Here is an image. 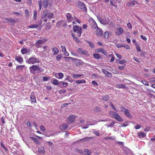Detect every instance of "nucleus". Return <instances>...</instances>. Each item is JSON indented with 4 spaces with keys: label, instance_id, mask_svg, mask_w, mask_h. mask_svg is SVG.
Here are the masks:
<instances>
[{
    "label": "nucleus",
    "instance_id": "f257e3e1",
    "mask_svg": "<svg viewBox=\"0 0 155 155\" xmlns=\"http://www.w3.org/2000/svg\"><path fill=\"white\" fill-rule=\"evenodd\" d=\"M53 14L50 12V11L48 10L45 11L43 12V14L41 16V19L45 22H46L48 21L47 18L51 19L53 17Z\"/></svg>",
    "mask_w": 155,
    "mask_h": 155
},
{
    "label": "nucleus",
    "instance_id": "f03ea898",
    "mask_svg": "<svg viewBox=\"0 0 155 155\" xmlns=\"http://www.w3.org/2000/svg\"><path fill=\"white\" fill-rule=\"evenodd\" d=\"M30 72L34 74H37L41 73V70L40 67L37 65H33L29 67Z\"/></svg>",
    "mask_w": 155,
    "mask_h": 155
},
{
    "label": "nucleus",
    "instance_id": "7ed1b4c3",
    "mask_svg": "<svg viewBox=\"0 0 155 155\" xmlns=\"http://www.w3.org/2000/svg\"><path fill=\"white\" fill-rule=\"evenodd\" d=\"M109 114L111 117L115 119L119 122H122L123 121L121 117L118 114L113 111H109Z\"/></svg>",
    "mask_w": 155,
    "mask_h": 155
},
{
    "label": "nucleus",
    "instance_id": "20e7f679",
    "mask_svg": "<svg viewBox=\"0 0 155 155\" xmlns=\"http://www.w3.org/2000/svg\"><path fill=\"white\" fill-rule=\"evenodd\" d=\"M73 31L76 34L77 37H80L82 33V28L78 26H74L73 27Z\"/></svg>",
    "mask_w": 155,
    "mask_h": 155
},
{
    "label": "nucleus",
    "instance_id": "39448f33",
    "mask_svg": "<svg viewBox=\"0 0 155 155\" xmlns=\"http://www.w3.org/2000/svg\"><path fill=\"white\" fill-rule=\"evenodd\" d=\"M26 62L29 64H34L36 63H39V61L35 56H32L29 58L26 61Z\"/></svg>",
    "mask_w": 155,
    "mask_h": 155
},
{
    "label": "nucleus",
    "instance_id": "423d86ee",
    "mask_svg": "<svg viewBox=\"0 0 155 155\" xmlns=\"http://www.w3.org/2000/svg\"><path fill=\"white\" fill-rule=\"evenodd\" d=\"M89 23L92 28L96 29L97 27V25L94 20L91 18H89Z\"/></svg>",
    "mask_w": 155,
    "mask_h": 155
},
{
    "label": "nucleus",
    "instance_id": "0eeeda50",
    "mask_svg": "<svg viewBox=\"0 0 155 155\" xmlns=\"http://www.w3.org/2000/svg\"><path fill=\"white\" fill-rule=\"evenodd\" d=\"M47 40L45 39L43 40H38L35 42V46L37 48H39L41 47L40 45L44 43Z\"/></svg>",
    "mask_w": 155,
    "mask_h": 155
},
{
    "label": "nucleus",
    "instance_id": "6e6552de",
    "mask_svg": "<svg viewBox=\"0 0 155 155\" xmlns=\"http://www.w3.org/2000/svg\"><path fill=\"white\" fill-rule=\"evenodd\" d=\"M75 118L74 115L70 116L67 120V122L69 124L74 123L75 121Z\"/></svg>",
    "mask_w": 155,
    "mask_h": 155
},
{
    "label": "nucleus",
    "instance_id": "1a4fd4ad",
    "mask_svg": "<svg viewBox=\"0 0 155 155\" xmlns=\"http://www.w3.org/2000/svg\"><path fill=\"white\" fill-rule=\"evenodd\" d=\"M77 6L79 7L80 8L82 9L84 11H87L86 6L84 3L79 2L78 3Z\"/></svg>",
    "mask_w": 155,
    "mask_h": 155
},
{
    "label": "nucleus",
    "instance_id": "9d476101",
    "mask_svg": "<svg viewBox=\"0 0 155 155\" xmlns=\"http://www.w3.org/2000/svg\"><path fill=\"white\" fill-rule=\"evenodd\" d=\"M123 31V29L121 27H120L116 29L115 33L117 35H120L122 33Z\"/></svg>",
    "mask_w": 155,
    "mask_h": 155
},
{
    "label": "nucleus",
    "instance_id": "9b49d317",
    "mask_svg": "<svg viewBox=\"0 0 155 155\" xmlns=\"http://www.w3.org/2000/svg\"><path fill=\"white\" fill-rule=\"evenodd\" d=\"M30 99L31 100V103H35L36 102V100L35 97V93L34 92L31 93L30 95Z\"/></svg>",
    "mask_w": 155,
    "mask_h": 155
},
{
    "label": "nucleus",
    "instance_id": "f8f14e48",
    "mask_svg": "<svg viewBox=\"0 0 155 155\" xmlns=\"http://www.w3.org/2000/svg\"><path fill=\"white\" fill-rule=\"evenodd\" d=\"M65 16L68 22H71L73 19L71 14L70 13H67Z\"/></svg>",
    "mask_w": 155,
    "mask_h": 155
},
{
    "label": "nucleus",
    "instance_id": "ddd939ff",
    "mask_svg": "<svg viewBox=\"0 0 155 155\" xmlns=\"http://www.w3.org/2000/svg\"><path fill=\"white\" fill-rule=\"evenodd\" d=\"M78 52L80 54H82L84 55H87V51L86 50H83L81 48H79L78 49Z\"/></svg>",
    "mask_w": 155,
    "mask_h": 155
},
{
    "label": "nucleus",
    "instance_id": "4468645a",
    "mask_svg": "<svg viewBox=\"0 0 155 155\" xmlns=\"http://www.w3.org/2000/svg\"><path fill=\"white\" fill-rule=\"evenodd\" d=\"M94 139V137H86L80 140L79 141H83V142H85L89 141L91 140Z\"/></svg>",
    "mask_w": 155,
    "mask_h": 155
},
{
    "label": "nucleus",
    "instance_id": "2eb2a0df",
    "mask_svg": "<svg viewBox=\"0 0 155 155\" xmlns=\"http://www.w3.org/2000/svg\"><path fill=\"white\" fill-rule=\"evenodd\" d=\"M96 35L98 36H101L103 35V33L101 29L98 28L96 31Z\"/></svg>",
    "mask_w": 155,
    "mask_h": 155
},
{
    "label": "nucleus",
    "instance_id": "dca6fc26",
    "mask_svg": "<svg viewBox=\"0 0 155 155\" xmlns=\"http://www.w3.org/2000/svg\"><path fill=\"white\" fill-rule=\"evenodd\" d=\"M124 114L127 117L129 118H131L132 117V115L128 109H126V110H125L124 111Z\"/></svg>",
    "mask_w": 155,
    "mask_h": 155
},
{
    "label": "nucleus",
    "instance_id": "f3484780",
    "mask_svg": "<svg viewBox=\"0 0 155 155\" xmlns=\"http://www.w3.org/2000/svg\"><path fill=\"white\" fill-rule=\"evenodd\" d=\"M97 52H101L102 54H104L105 55L107 56V55L106 51L103 48H98L97 49Z\"/></svg>",
    "mask_w": 155,
    "mask_h": 155
},
{
    "label": "nucleus",
    "instance_id": "a211bd4d",
    "mask_svg": "<svg viewBox=\"0 0 155 155\" xmlns=\"http://www.w3.org/2000/svg\"><path fill=\"white\" fill-rule=\"evenodd\" d=\"M59 128L62 130H65L68 127V126L66 124H63L60 125L59 127Z\"/></svg>",
    "mask_w": 155,
    "mask_h": 155
},
{
    "label": "nucleus",
    "instance_id": "6ab92c4d",
    "mask_svg": "<svg viewBox=\"0 0 155 155\" xmlns=\"http://www.w3.org/2000/svg\"><path fill=\"white\" fill-rule=\"evenodd\" d=\"M30 51V50L27 48H23L21 50V52L22 54L28 53Z\"/></svg>",
    "mask_w": 155,
    "mask_h": 155
},
{
    "label": "nucleus",
    "instance_id": "aec40b11",
    "mask_svg": "<svg viewBox=\"0 0 155 155\" xmlns=\"http://www.w3.org/2000/svg\"><path fill=\"white\" fill-rule=\"evenodd\" d=\"M102 72L105 74L106 77H110L111 76L112 74L111 73L108 72L106 70L104 69H102Z\"/></svg>",
    "mask_w": 155,
    "mask_h": 155
},
{
    "label": "nucleus",
    "instance_id": "412c9836",
    "mask_svg": "<svg viewBox=\"0 0 155 155\" xmlns=\"http://www.w3.org/2000/svg\"><path fill=\"white\" fill-rule=\"evenodd\" d=\"M48 0H44L42 3V5L44 8H47L48 6V4L51 5L50 2L48 3Z\"/></svg>",
    "mask_w": 155,
    "mask_h": 155
},
{
    "label": "nucleus",
    "instance_id": "4be33fe9",
    "mask_svg": "<svg viewBox=\"0 0 155 155\" xmlns=\"http://www.w3.org/2000/svg\"><path fill=\"white\" fill-rule=\"evenodd\" d=\"M38 151L40 153L44 154L45 153V149L43 147H40L39 148Z\"/></svg>",
    "mask_w": 155,
    "mask_h": 155
},
{
    "label": "nucleus",
    "instance_id": "5701e85b",
    "mask_svg": "<svg viewBox=\"0 0 155 155\" xmlns=\"http://www.w3.org/2000/svg\"><path fill=\"white\" fill-rule=\"evenodd\" d=\"M134 0L130 1L127 3L126 5L129 7H133L135 5V4L134 3Z\"/></svg>",
    "mask_w": 155,
    "mask_h": 155
},
{
    "label": "nucleus",
    "instance_id": "b1692460",
    "mask_svg": "<svg viewBox=\"0 0 155 155\" xmlns=\"http://www.w3.org/2000/svg\"><path fill=\"white\" fill-rule=\"evenodd\" d=\"M15 59L20 63H21L23 62V58L21 56H16L15 57Z\"/></svg>",
    "mask_w": 155,
    "mask_h": 155
},
{
    "label": "nucleus",
    "instance_id": "393cba45",
    "mask_svg": "<svg viewBox=\"0 0 155 155\" xmlns=\"http://www.w3.org/2000/svg\"><path fill=\"white\" fill-rule=\"evenodd\" d=\"M101 22L102 24L104 25H107L108 24L109 22H110V21L109 20L107 19L106 20V18H104L101 20Z\"/></svg>",
    "mask_w": 155,
    "mask_h": 155
},
{
    "label": "nucleus",
    "instance_id": "a878e982",
    "mask_svg": "<svg viewBox=\"0 0 155 155\" xmlns=\"http://www.w3.org/2000/svg\"><path fill=\"white\" fill-rule=\"evenodd\" d=\"M55 77L58 79H62L64 77V75L62 73H56L55 74Z\"/></svg>",
    "mask_w": 155,
    "mask_h": 155
},
{
    "label": "nucleus",
    "instance_id": "bb28decb",
    "mask_svg": "<svg viewBox=\"0 0 155 155\" xmlns=\"http://www.w3.org/2000/svg\"><path fill=\"white\" fill-rule=\"evenodd\" d=\"M110 5L112 6L117 8V4L116 1L115 0H111L110 1Z\"/></svg>",
    "mask_w": 155,
    "mask_h": 155
},
{
    "label": "nucleus",
    "instance_id": "cd10ccee",
    "mask_svg": "<svg viewBox=\"0 0 155 155\" xmlns=\"http://www.w3.org/2000/svg\"><path fill=\"white\" fill-rule=\"evenodd\" d=\"M101 99L104 101H107L109 99V96L108 95H106L101 96Z\"/></svg>",
    "mask_w": 155,
    "mask_h": 155
},
{
    "label": "nucleus",
    "instance_id": "c85d7f7f",
    "mask_svg": "<svg viewBox=\"0 0 155 155\" xmlns=\"http://www.w3.org/2000/svg\"><path fill=\"white\" fill-rule=\"evenodd\" d=\"M52 51L54 52L53 55H56L59 53L58 50L56 47H53L52 49Z\"/></svg>",
    "mask_w": 155,
    "mask_h": 155
},
{
    "label": "nucleus",
    "instance_id": "c756f323",
    "mask_svg": "<svg viewBox=\"0 0 155 155\" xmlns=\"http://www.w3.org/2000/svg\"><path fill=\"white\" fill-rule=\"evenodd\" d=\"M117 87L119 89L120 88H127V87L124 84H118L117 85Z\"/></svg>",
    "mask_w": 155,
    "mask_h": 155
},
{
    "label": "nucleus",
    "instance_id": "7c9ffc66",
    "mask_svg": "<svg viewBox=\"0 0 155 155\" xmlns=\"http://www.w3.org/2000/svg\"><path fill=\"white\" fill-rule=\"evenodd\" d=\"M116 61L117 63L121 64H123L126 62V61L125 59H123L121 61H120L118 59H117L116 60Z\"/></svg>",
    "mask_w": 155,
    "mask_h": 155
},
{
    "label": "nucleus",
    "instance_id": "2f4dec72",
    "mask_svg": "<svg viewBox=\"0 0 155 155\" xmlns=\"http://www.w3.org/2000/svg\"><path fill=\"white\" fill-rule=\"evenodd\" d=\"M71 35L73 38V39L74 40V41L76 43H79L80 42L79 40L77 37H76L73 34H72Z\"/></svg>",
    "mask_w": 155,
    "mask_h": 155
},
{
    "label": "nucleus",
    "instance_id": "473e14b6",
    "mask_svg": "<svg viewBox=\"0 0 155 155\" xmlns=\"http://www.w3.org/2000/svg\"><path fill=\"white\" fill-rule=\"evenodd\" d=\"M138 136L140 138H143L146 136V135L144 132H140L138 134Z\"/></svg>",
    "mask_w": 155,
    "mask_h": 155
},
{
    "label": "nucleus",
    "instance_id": "72a5a7b5",
    "mask_svg": "<svg viewBox=\"0 0 155 155\" xmlns=\"http://www.w3.org/2000/svg\"><path fill=\"white\" fill-rule=\"evenodd\" d=\"M30 138L32 140H34V142L37 144H40V142L38 140L37 138H36L34 137H30Z\"/></svg>",
    "mask_w": 155,
    "mask_h": 155
},
{
    "label": "nucleus",
    "instance_id": "f704fd0d",
    "mask_svg": "<svg viewBox=\"0 0 155 155\" xmlns=\"http://www.w3.org/2000/svg\"><path fill=\"white\" fill-rule=\"evenodd\" d=\"M86 82L85 80L84 79L78 80L76 81V83L78 84L85 83Z\"/></svg>",
    "mask_w": 155,
    "mask_h": 155
},
{
    "label": "nucleus",
    "instance_id": "c9c22d12",
    "mask_svg": "<svg viewBox=\"0 0 155 155\" xmlns=\"http://www.w3.org/2000/svg\"><path fill=\"white\" fill-rule=\"evenodd\" d=\"M38 27V25L37 24H32L30 25L28 28H37Z\"/></svg>",
    "mask_w": 155,
    "mask_h": 155
},
{
    "label": "nucleus",
    "instance_id": "e433bc0d",
    "mask_svg": "<svg viewBox=\"0 0 155 155\" xmlns=\"http://www.w3.org/2000/svg\"><path fill=\"white\" fill-rule=\"evenodd\" d=\"M25 67V66L24 65H20L17 66L16 68V69L18 70H22L23 69V68Z\"/></svg>",
    "mask_w": 155,
    "mask_h": 155
},
{
    "label": "nucleus",
    "instance_id": "4c0bfd02",
    "mask_svg": "<svg viewBox=\"0 0 155 155\" xmlns=\"http://www.w3.org/2000/svg\"><path fill=\"white\" fill-rule=\"evenodd\" d=\"M86 42L87 43L89 44V46L91 48H94V45L93 43L88 40H87Z\"/></svg>",
    "mask_w": 155,
    "mask_h": 155
},
{
    "label": "nucleus",
    "instance_id": "58836bf2",
    "mask_svg": "<svg viewBox=\"0 0 155 155\" xmlns=\"http://www.w3.org/2000/svg\"><path fill=\"white\" fill-rule=\"evenodd\" d=\"M52 83L54 85H58L60 84V82H58V81L56 79H54Z\"/></svg>",
    "mask_w": 155,
    "mask_h": 155
},
{
    "label": "nucleus",
    "instance_id": "ea45409f",
    "mask_svg": "<svg viewBox=\"0 0 155 155\" xmlns=\"http://www.w3.org/2000/svg\"><path fill=\"white\" fill-rule=\"evenodd\" d=\"M1 145L2 147H3L5 150L6 151H7L8 150V149L7 148H6L5 144H4L2 142H1Z\"/></svg>",
    "mask_w": 155,
    "mask_h": 155
},
{
    "label": "nucleus",
    "instance_id": "a19ab883",
    "mask_svg": "<svg viewBox=\"0 0 155 155\" xmlns=\"http://www.w3.org/2000/svg\"><path fill=\"white\" fill-rule=\"evenodd\" d=\"M82 76H83V75L81 74H74L73 75V77L74 78H75L81 77Z\"/></svg>",
    "mask_w": 155,
    "mask_h": 155
},
{
    "label": "nucleus",
    "instance_id": "79ce46f5",
    "mask_svg": "<svg viewBox=\"0 0 155 155\" xmlns=\"http://www.w3.org/2000/svg\"><path fill=\"white\" fill-rule=\"evenodd\" d=\"M60 84H61L64 87H66L68 84L67 82H64L62 81L60 82Z\"/></svg>",
    "mask_w": 155,
    "mask_h": 155
},
{
    "label": "nucleus",
    "instance_id": "37998d69",
    "mask_svg": "<svg viewBox=\"0 0 155 155\" xmlns=\"http://www.w3.org/2000/svg\"><path fill=\"white\" fill-rule=\"evenodd\" d=\"M78 62L77 63V65H82L84 64V62L81 60L78 59Z\"/></svg>",
    "mask_w": 155,
    "mask_h": 155
},
{
    "label": "nucleus",
    "instance_id": "c03bdc74",
    "mask_svg": "<svg viewBox=\"0 0 155 155\" xmlns=\"http://www.w3.org/2000/svg\"><path fill=\"white\" fill-rule=\"evenodd\" d=\"M94 57L95 58L98 59L100 58V55L99 54L95 53L93 54Z\"/></svg>",
    "mask_w": 155,
    "mask_h": 155
},
{
    "label": "nucleus",
    "instance_id": "a18cd8bd",
    "mask_svg": "<svg viewBox=\"0 0 155 155\" xmlns=\"http://www.w3.org/2000/svg\"><path fill=\"white\" fill-rule=\"evenodd\" d=\"M7 21H10L11 23L15 22H16L14 19L10 18H6L5 19Z\"/></svg>",
    "mask_w": 155,
    "mask_h": 155
},
{
    "label": "nucleus",
    "instance_id": "49530a36",
    "mask_svg": "<svg viewBox=\"0 0 155 155\" xmlns=\"http://www.w3.org/2000/svg\"><path fill=\"white\" fill-rule=\"evenodd\" d=\"M109 56L111 57V58L110 59V62H112L114 60V56L113 54H111L109 55Z\"/></svg>",
    "mask_w": 155,
    "mask_h": 155
},
{
    "label": "nucleus",
    "instance_id": "de8ad7c7",
    "mask_svg": "<svg viewBox=\"0 0 155 155\" xmlns=\"http://www.w3.org/2000/svg\"><path fill=\"white\" fill-rule=\"evenodd\" d=\"M25 14L26 15V17L28 18L29 16V12L28 9H26L25 10Z\"/></svg>",
    "mask_w": 155,
    "mask_h": 155
},
{
    "label": "nucleus",
    "instance_id": "09e8293b",
    "mask_svg": "<svg viewBox=\"0 0 155 155\" xmlns=\"http://www.w3.org/2000/svg\"><path fill=\"white\" fill-rule=\"evenodd\" d=\"M109 35V32H107V31H106V32H105L104 34V36L105 38L106 39L108 38Z\"/></svg>",
    "mask_w": 155,
    "mask_h": 155
},
{
    "label": "nucleus",
    "instance_id": "8fccbe9b",
    "mask_svg": "<svg viewBox=\"0 0 155 155\" xmlns=\"http://www.w3.org/2000/svg\"><path fill=\"white\" fill-rule=\"evenodd\" d=\"M135 45L136 46V49L137 51L138 52L140 51H141V49L140 48V46L139 45H138L137 43L135 44Z\"/></svg>",
    "mask_w": 155,
    "mask_h": 155
},
{
    "label": "nucleus",
    "instance_id": "3c124183",
    "mask_svg": "<svg viewBox=\"0 0 155 155\" xmlns=\"http://www.w3.org/2000/svg\"><path fill=\"white\" fill-rule=\"evenodd\" d=\"M115 124V122L114 121H113L109 124V125L107 124V127H112L114 125V124Z\"/></svg>",
    "mask_w": 155,
    "mask_h": 155
},
{
    "label": "nucleus",
    "instance_id": "603ef678",
    "mask_svg": "<svg viewBox=\"0 0 155 155\" xmlns=\"http://www.w3.org/2000/svg\"><path fill=\"white\" fill-rule=\"evenodd\" d=\"M141 82L143 84L146 86L149 85V84L148 81H147L143 80L141 81Z\"/></svg>",
    "mask_w": 155,
    "mask_h": 155
},
{
    "label": "nucleus",
    "instance_id": "864d4df0",
    "mask_svg": "<svg viewBox=\"0 0 155 155\" xmlns=\"http://www.w3.org/2000/svg\"><path fill=\"white\" fill-rule=\"evenodd\" d=\"M110 105L111 107H112V108L113 110H115V111L117 112V110L116 108L114 106V105L112 103H110Z\"/></svg>",
    "mask_w": 155,
    "mask_h": 155
},
{
    "label": "nucleus",
    "instance_id": "5fc2aeb1",
    "mask_svg": "<svg viewBox=\"0 0 155 155\" xmlns=\"http://www.w3.org/2000/svg\"><path fill=\"white\" fill-rule=\"evenodd\" d=\"M42 3V0H40L38 2V4H39V5L40 10H41V6H42L41 5Z\"/></svg>",
    "mask_w": 155,
    "mask_h": 155
},
{
    "label": "nucleus",
    "instance_id": "6e6d98bb",
    "mask_svg": "<svg viewBox=\"0 0 155 155\" xmlns=\"http://www.w3.org/2000/svg\"><path fill=\"white\" fill-rule=\"evenodd\" d=\"M40 130L42 131H43V132H44L45 131V127H44L43 125H41L40 126Z\"/></svg>",
    "mask_w": 155,
    "mask_h": 155
},
{
    "label": "nucleus",
    "instance_id": "4d7b16f0",
    "mask_svg": "<svg viewBox=\"0 0 155 155\" xmlns=\"http://www.w3.org/2000/svg\"><path fill=\"white\" fill-rule=\"evenodd\" d=\"M37 17V12L36 11L34 12L33 18L34 19H36Z\"/></svg>",
    "mask_w": 155,
    "mask_h": 155
},
{
    "label": "nucleus",
    "instance_id": "13d9d810",
    "mask_svg": "<svg viewBox=\"0 0 155 155\" xmlns=\"http://www.w3.org/2000/svg\"><path fill=\"white\" fill-rule=\"evenodd\" d=\"M61 48L62 51L63 52L66 51V50L65 46H61Z\"/></svg>",
    "mask_w": 155,
    "mask_h": 155
},
{
    "label": "nucleus",
    "instance_id": "bf43d9fd",
    "mask_svg": "<svg viewBox=\"0 0 155 155\" xmlns=\"http://www.w3.org/2000/svg\"><path fill=\"white\" fill-rule=\"evenodd\" d=\"M127 27L130 29H131L132 28V25L131 23L130 22H129L127 24Z\"/></svg>",
    "mask_w": 155,
    "mask_h": 155
},
{
    "label": "nucleus",
    "instance_id": "052dcab7",
    "mask_svg": "<svg viewBox=\"0 0 155 155\" xmlns=\"http://www.w3.org/2000/svg\"><path fill=\"white\" fill-rule=\"evenodd\" d=\"M61 54H58L56 56V59L57 61H59L61 58Z\"/></svg>",
    "mask_w": 155,
    "mask_h": 155
},
{
    "label": "nucleus",
    "instance_id": "680f3d73",
    "mask_svg": "<svg viewBox=\"0 0 155 155\" xmlns=\"http://www.w3.org/2000/svg\"><path fill=\"white\" fill-rule=\"evenodd\" d=\"M133 59L135 61H136L138 63H140V61H139L138 60V58H137L135 57H134L133 58Z\"/></svg>",
    "mask_w": 155,
    "mask_h": 155
},
{
    "label": "nucleus",
    "instance_id": "e2e57ef3",
    "mask_svg": "<svg viewBox=\"0 0 155 155\" xmlns=\"http://www.w3.org/2000/svg\"><path fill=\"white\" fill-rule=\"evenodd\" d=\"M93 133L95 134V135L99 136L100 135V134L98 131H96L93 132Z\"/></svg>",
    "mask_w": 155,
    "mask_h": 155
},
{
    "label": "nucleus",
    "instance_id": "0e129e2a",
    "mask_svg": "<svg viewBox=\"0 0 155 155\" xmlns=\"http://www.w3.org/2000/svg\"><path fill=\"white\" fill-rule=\"evenodd\" d=\"M43 50H42L43 52H45L46 50L47 49L48 47L47 46H45L43 47Z\"/></svg>",
    "mask_w": 155,
    "mask_h": 155
},
{
    "label": "nucleus",
    "instance_id": "69168bd1",
    "mask_svg": "<svg viewBox=\"0 0 155 155\" xmlns=\"http://www.w3.org/2000/svg\"><path fill=\"white\" fill-rule=\"evenodd\" d=\"M94 110L97 112L101 111L100 108L98 107H97L95 108Z\"/></svg>",
    "mask_w": 155,
    "mask_h": 155
},
{
    "label": "nucleus",
    "instance_id": "338daca9",
    "mask_svg": "<svg viewBox=\"0 0 155 155\" xmlns=\"http://www.w3.org/2000/svg\"><path fill=\"white\" fill-rule=\"evenodd\" d=\"M140 37L141 39H142L143 40L146 41L147 40L146 37L145 36H143V35H141L140 36Z\"/></svg>",
    "mask_w": 155,
    "mask_h": 155
},
{
    "label": "nucleus",
    "instance_id": "774afa93",
    "mask_svg": "<svg viewBox=\"0 0 155 155\" xmlns=\"http://www.w3.org/2000/svg\"><path fill=\"white\" fill-rule=\"evenodd\" d=\"M60 93H65L66 92V90L65 89H61L59 91Z\"/></svg>",
    "mask_w": 155,
    "mask_h": 155
}]
</instances>
